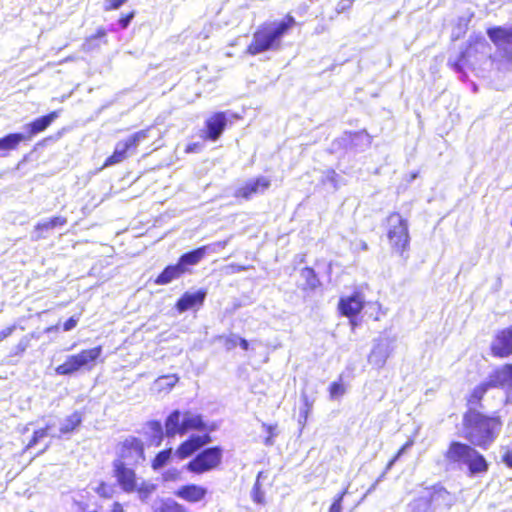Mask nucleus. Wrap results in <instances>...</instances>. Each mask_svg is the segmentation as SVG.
<instances>
[{
  "label": "nucleus",
  "mask_w": 512,
  "mask_h": 512,
  "mask_svg": "<svg viewBox=\"0 0 512 512\" xmlns=\"http://www.w3.org/2000/svg\"><path fill=\"white\" fill-rule=\"evenodd\" d=\"M146 462L145 443L136 436H127L116 445L112 473L117 485L125 493L150 494L154 486L138 483L136 469Z\"/></svg>",
  "instance_id": "nucleus-1"
},
{
  "label": "nucleus",
  "mask_w": 512,
  "mask_h": 512,
  "mask_svg": "<svg viewBox=\"0 0 512 512\" xmlns=\"http://www.w3.org/2000/svg\"><path fill=\"white\" fill-rule=\"evenodd\" d=\"M464 438L474 446L486 449L498 437L503 421L499 415L484 414L476 409H467L462 418Z\"/></svg>",
  "instance_id": "nucleus-2"
},
{
  "label": "nucleus",
  "mask_w": 512,
  "mask_h": 512,
  "mask_svg": "<svg viewBox=\"0 0 512 512\" xmlns=\"http://www.w3.org/2000/svg\"><path fill=\"white\" fill-rule=\"evenodd\" d=\"M296 25L295 18L286 14L279 22L261 24L253 33L252 40L247 46V53L257 55L269 50H277L281 46L282 37Z\"/></svg>",
  "instance_id": "nucleus-3"
},
{
  "label": "nucleus",
  "mask_w": 512,
  "mask_h": 512,
  "mask_svg": "<svg viewBox=\"0 0 512 512\" xmlns=\"http://www.w3.org/2000/svg\"><path fill=\"white\" fill-rule=\"evenodd\" d=\"M446 462L453 466L467 468L469 476L482 475L488 472L489 462L473 445L453 440L444 453Z\"/></svg>",
  "instance_id": "nucleus-4"
},
{
  "label": "nucleus",
  "mask_w": 512,
  "mask_h": 512,
  "mask_svg": "<svg viewBox=\"0 0 512 512\" xmlns=\"http://www.w3.org/2000/svg\"><path fill=\"white\" fill-rule=\"evenodd\" d=\"M383 228L391 256L405 263L409 258L411 242L408 220L394 211L384 219Z\"/></svg>",
  "instance_id": "nucleus-5"
},
{
  "label": "nucleus",
  "mask_w": 512,
  "mask_h": 512,
  "mask_svg": "<svg viewBox=\"0 0 512 512\" xmlns=\"http://www.w3.org/2000/svg\"><path fill=\"white\" fill-rule=\"evenodd\" d=\"M194 430L201 432V434L191 435L175 451V455L181 460L188 458L211 441L208 427L203 422L201 416L186 412L182 420V435Z\"/></svg>",
  "instance_id": "nucleus-6"
},
{
  "label": "nucleus",
  "mask_w": 512,
  "mask_h": 512,
  "mask_svg": "<svg viewBox=\"0 0 512 512\" xmlns=\"http://www.w3.org/2000/svg\"><path fill=\"white\" fill-rule=\"evenodd\" d=\"M102 354V346L83 349L77 354L69 355L65 361L55 368L58 375L69 376L81 369L91 370Z\"/></svg>",
  "instance_id": "nucleus-7"
},
{
  "label": "nucleus",
  "mask_w": 512,
  "mask_h": 512,
  "mask_svg": "<svg viewBox=\"0 0 512 512\" xmlns=\"http://www.w3.org/2000/svg\"><path fill=\"white\" fill-rule=\"evenodd\" d=\"M146 137L147 130H140L130 135L126 140L119 142L113 153L105 159L101 169L123 162L128 158L129 153L136 151L139 141Z\"/></svg>",
  "instance_id": "nucleus-8"
},
{
  "label": "nucleus",
  "mask_w": 512,
  "mask_h": 512,
  "mask_svg": "<svg viewBox=\"0 0 512 512\" xmlns=\"http://www.w3.org/2000/svg\"><path fill=\"white\" fill-rule=\"evenodd\" d=\"M365 307L364 294L357 290L351 295L340 297L337 310L341 316L347 317L352 327L357 325L355 318L362 312Z\"/></svg>",
  "instance_id": "nucleus-9"
},
{
  "label": "nucleus",
  "mask_w": 512,
  "mask_h": 512,
  "mask_svg": "<svg viewBox=\"0 0 512 512\" xmlns=\"http://www.w3.org/2000/svg\"><path fill=\"white\" fill-rule=\"evenodd\" d=\"M220 460L221 450L219 448H209L189 461L186 469L194 474H202L215 468L220 463Z\"/></svg>",
  "instance_id": "nucleus-10"
},
{
  "label": "nucleus",
  "mask_w": 512,
  "mask_h": 512,
  "mask_svg": "<svg viewBox=\"0 0 512 512\" xmlns=\"http://www.w3.org/2000/svg\"><path fill=\"white\" fill-rule=\"evenodd\" d=\"M489 350L491 356L497 359L512 356V324L495 332Z\"/></svg>",
  "instance_id": "nucleus-11"
},
{
  "label": "nucleus",
  "mask_w": 512,
  "mask_h": 512,
  "mask_svg": "<svg viewBox=\"0 0 512 512\" xmlns=\"http://www.w3.org/2000/svg\"><path fill=\"white\" fill-rule=\"evenodd\" d=\"M271 186V180L266 176H259L254 179L247 180L243 185L238 187L234 196L240 200H250L253 196L263 194Z\"/></svg>",
  "instance_id": "nucleus-12"
},
{
  "label": "nucleus",
  "mask_w": 512,
  "mask_h": 512,
  "mask_svg": "<svg viewBox=\"0 0 512 512\" xmlns=\"http://www.w3.org/2000/svg\"><path fill=\"white\" fill-rule=\"evenodd\" d=\"M486 382L491 389L512 391V363H504L494 368Z\"/></svg>",
  "instance_id": "nucleus-13"
},
{
  "label": "nucleus",
  "mask_w": 512,
  "mask_h": 512,
  "mask_svg": "<svg viewBox=\"0 0 512 512\" xmlns=\"http://www.w3.org/2000/svg\"><path fill=\"white\" fill-rule=\"evenodd\" d=\"M487 35L491 42L498 48L504 50L508 57H512V27L505 28L494 26L487 29Z\"/></svg>",
  "instance_id": "nucleus-14"
},
{
  "label": "nucleus",
  "mask_w": 512,
  "mask_h": 512,
  "mask_svg": "<svg viewBox=\"0 0 512 512\" xmlns=\"http://www.w3.org/2000/svg\"><path fill=\"white\" fill-rule=\"evenodd\" d=\"M59 117V111L54 110L49 112L46 115H43L41 117H38L31 121L30 123L25 125L26 133L24 134V137L26 141L31 140L34 136L37 134L45 131L54 120H56Z\"/></svg>",
  "instance_id": "nucleus-15"
},
{
  "label": "nucleus",
  "mask_w": 512,
  "mask_h": 512,
  "mask_svg": "<svg viewBox=\"0 0 512 512\" xmlns=\"http://www.w3.org/2000/svg\"><path fill=\"white\" fill-rule=\"evenodd\" d=\"M299 275L301 281L297 287L303 293L314 292L322 287L320 277L313 267L305 266L301 268Z\"/></svg>",
  "instance_id": "nucleus-16"
},
{
  "label": "nucleus",
  "mask_w": 512,
  "mask_h": 512,
  "mask_svg": "<svg viewBox=\"0 0 512 512\" xmlns=\"http://www.w3.org/2000/svg\"><path fill=\"white\" fill-rule=\"evenodd\" d=\"M206 494L207 489L196 484L182 485L174 492L176 497L188 503L200 502L206 497Z\"/></svg>",
  "instance_id": "nucleus-17"
},
{
  "label": "nucleus",
  "mask_w": 512,
  "mask_h": 512,
  "mask_svg": "<svg viewBox=\"0 0 512 512\" xmlns=\"http://www.w3.org/2000/svg\"><path fill=\"white\" fill-rule=\"evenodd\" d=\"M224 129V115L218 113L206 120L205 128L201 131L200 137L205 141H214Z\"/></svg>",
  "instance_id": "nucleus-18"
},
{
  "label": "nucleus",
  "mask_w": 512,
  "mask_h": 512,
  "mask_svg": "<svg viewBox=\"0 0 512 512\" xmlns=\"http://www.w3.org/2000/svg\"><path fill=\"white\" fill-rule=\"evenodd\" d=\"M205 298L204 291L185 292L176 302L175 308L182 313L202 305Z\"/></svg>",
  "instance_id": "nucleus-19"
},
{
  "label": "nucleus",
  "mask_w": 512,
  "mask_h": 512,
  "mask_svg": "<svg viewBox=\"0 0 512 512\" xmlns=\"http://www.w3.org/2000/svg\"><path fill=\"white\" fill-rule=\"evenodd\" d=\"M206 247L202 246L182 254L177 263L183 269L184 274L190 271V267L197 265L205 256Z\"/></svg>",
  "instance_id": "nucleus-20"
},
{
  "label": "nucleus",
  "mask_w": 512,
  "mask_h": 512,
  "mask_svg": "<svg viewBox=\"0 0 512 512\" xmlns=\"http://www.w3.org/2000/svg\"><path fill=\"white\" fill-rule=\"evenodd\" d=\"M491 389L486 381L477 384L466 396L465 401L468 409L482 407V402L488 390Z\"/></svg>",
  "instance_id": "nucleus-21"
},
{
  "label": "nucleus",
  "mask_w": 512,
  "mask_h": 512,
  "mask_svg": "<svg viewBox=\"0 0 512 512\" xmlns=\"http://www.w3.org/2000/svg\"><path fill=\"white\" fill-rule=\"evenodd\" d=\"M184 275L183 269L176 262L175 264L167 265L153 280L156 285H167L172 281Z\"/></svg>",
  "instance_id": "nucleus-22"
},
{
  "label": "nucleus",
  "mask_w": 512,
  "mask_h": 512,
  "mask_svg": "<svg viewBox=\"0 0 512 512\" xmlns=\"http://www.w3.org/2000/svg\"><path fill=\"white\" fill-rule=\"evenodd\" d=\"M67 224V218L64 216H54L50 219L39 222L34 226V231L36 233V240L43 239L46 237V232L57 227H62Z\"/></svg>",
  "instance_id": "nucleus-23"
},
{
  "label": "nucleus",
  "mask_w": 512,
  "mask_h": 512,
  "mask_svg": "<svg viewBox=\"0 0 512 512\" xmlns=\"http://www.w3.org/2000/svg\"><path fill=\"white\" fill-rule=\"evenodd\" d=\"M26 141L23 133H9L0 138V151L2 156H6L8 152L16 150L21 142Z\"/></svg>",
  "instance_id": "nucleus-24"
},
{
  "label": "nucleus",
  "mask_w": 512,
  "mask_h": 512,
  "mask_svg": "<svg viewBox=\"0 0 512 512\" xmlns=\"http://www.w3.org/2000/svg\"><path fill=\"white\" fill-rule=\"evenodd\" d=\"M180 411H172L165 420V435L169 438L175 435H182V421L180 420Z\"/></svg>",
  "instance_id": "nucleus-25"
},
{
  "label": "nucleus",
  "mask_w": 512,
  "mask_h": 512,
  "mask_svg": "<svg viewBox=\"0 0 512 512\" xmlns=\"http://www.w3.org/2000/svg\"><path fill=\"white\" fill-rule=\"evenodd\" d=\"M153 512H191L182 503L174 499H163L153 509Z\"/></svg>",
  "instance_id": "nucleus-26"
},
{
  "label": "nucleus",
  "mask_w": 512,
  "mask_h": 512,
  "mask_svg": "<svg viewBox=\"0 0 512 512\" xmlns=\"http://www.w3.org/2000/svg\"><path fill=\"white\" fill-rule=\"evenodd\" d=\"M466 49H469V53H471V57L476 56L480 53L485 47H488V43L485 38L481 35H473L470 36L466 45Z\"/></svg>",
  "instance_id": "nucleus-27"
},
{
  "label": "nucleus",
  "mask_w": 512,
  "mask_h": 512,
  "mask_svg": "<svg viewBox=\"0 0 512 512\" xmlns=\"http://www.w3.org/2000/svg\"><path fill=\"white\" fill-rule=\"evenodd\" d=\"M82 422V414L75 411L65 419V423L60 428L61 434H68L76 430Z\"/></svg>",
  "instance_id": "nucleus-28"
},
{
  "label": "nucleus",
  "mask_w": 512,
  "mask_h": 512,
  "mask_svg": "<svg viewBox=\"0 0 512 512\" xmlns=\"http://www.w3.org/2000/svg\"><path fill=\"white\" fill-rule=\"evenodd\" d=\"M172 448H167L159 451L151 460V467L153 470H159L164 467L171 459Z\"/></svg>",
  "instance_id": "nucleus-29"
},
{
  "label": "nucleus",
  "mask_w": 512,
  "mask_h": 512,
  "mask_svg": "<svg viewBox=\"0 0 512 512\" xmlns=\"http://www.w3.org/2000/svg\"><path fill=\"white\" fill-rule=\"evenodd\" d=\"M471 53L466 47L459 53L456 60L450 66L457 72H464L465 67L469 64Z\"/></svg>",
  "instance_id": "nucleus-30"
},
{
  "label": "nucleus",
  "mask_w": 512,
  "mask_h": 512,
  "mask_svg": "<svg viewBox=\"0 0 512 512\" xmlns=\"http://www.w3.org/2000/svg\"><path fill=\"white\" fill-rule=\"evenodd\" d=\"M431 492L429 495V501H438V500H445L446 498L450 497L451 493L447 490L445 486H443L441 483H436L431 486L430 488Z\"/></svg>",
  "instance_id": "nucleus-31"
},
{
  "label": "nucleus",
  "mask_w": 512,
  "mask_h": 512,
  "mask_svg": "<svg viewBox=\"0 0 512 512\" xmlns=\"http://www.w3.org/2000/svg\"><path fill=\"white\" fill-rule=\"evenodd\" d=\"M53 428V424H47L45 427L37 429L33 432L29 442L27 443L25 449H31L34 447L41 439L48 436L49 431Z\"/></svg>",
  "instance_id": "nucleus-32"
},
{
  "label": "nucleus",
  "mask_w": 512,
  "mask_h": 512,
  "mask_svg": "<svg viewBox=\"0 0 512 512\" xmlns=\"http://www.w3.org/2000/svg\"><path fill=\"white\" fill-rule=\"evenodd\" d=\"M147 426L153 433V442L155 446H159L164 438V432L160 421L152 420L147 423Z\"/></svg>",
  "instance_id": "nucleus-33"
},
{
  "label": "nucleus",
  "mask_w": 512,
  "mask_h": 512,
  "mask_svg": "<svg viewBox=\"0 0 512 512\" xmlns=\"http://www.w3.org/2000/svg\"><path fill=\"white\" fill-rule=\"evenodd\" d=\"M94 491L102 499H111L115 493L114 487L105 481L99 482Z\"/></svg>",
  "instance_id": "nucleus-34"
},
{
  "label": "nucleus",
  "mask_w": 512,
  "mask_h": 512,
  "mask_svg": "<svg viewBox=\"0 0 512 512\" xmlns=\"http://www.w3.org/2000/svg\"><path fill=\"white\" fill-rule=\"evenodd\" d=\"M329 396L331 399H336L344 395L346 388L342 381H334L329 386Z\"/></svg>",
  "instance_id": "nucleus-35"
},
{
  "label": "nucleus",
  "mask_w": 512,
  "mask_h": 512,
  "mask_svg": "<svg viewBox=\"0 0 512 512\" xmlns=\"http://www.w3.org/2000/svg\"><path fill=\"white\" fill-rule=\"evenodd\" d=\"M301 400L303 402V408L301 409V416L304 419V421H306L309 416V413L312 410L314 400L312 398H310L305 392H302Z\"/></svg>",
  "instance_id": "nucleus-36"
},
{
  "label": "nucleus",
  "mask_w": 512,
  "mask_h": 512,
  "mask_svg": "<svg viewBox=\"0 0 512 512\" xmlns=\"http://www.w3.org/2000/svg\"><path fill=\"white\" fill-rule=\"evenodd\" d=\"M347 494V489L340 491L334 498L329 506L328 512H341L342 504L345 495Z\"/></svg>",
  "instance_id": "nucleus-37"
},
{
  "label": "nucleus",
  "mask_w": 512,
  "mask_h": 512,
  "mask_svg": "<svg viewBox=\"0 0 512 512\" xmlns=\"http://www.w3.org/2000/svg\"><path fill=\"white\" fill-rule=\"evenodd\" d=\"M261 476V473L258 474L257 479L254 483L253 489H252V497L254 502L258 504H263L265 502L264 498V492L261 489V484L259 481V478Z\"/></svg>",
  "instance_id": "nucleus-38"
},
{
  "label": "nucleus",
  "mask_w": 512,
  "mask_h": 512,
  "mask_svg": "<svg viewBox=\"0 0 512 512\" xmlns=\"http://www.w3.org/2000/svg\"><path fill=\"white\" fill-rule=\"evenodd\" d=\"M128 0H105L103 9L106 12L118 10L122 5H124Z\"/></svg>",
  "instance_id": "nucleus-39"
},
{
  "label": "nucleus",
  "mask_w": 512,
  "mask_h": 512,
  "mask_svg": "<svg viewBox=\"0 0 512 512\" xmlns=\"http://www.w3.org/2000/svg\"><path fill=\"white\" fill-rule=\"evenodd\" d=\"M135 17V11H129L125 14H122L118 19V25L121 29H126L131 23L132 19Z\"/></svg>",
  "instance_id": "nucleus-40"
},
{
  "label": "nucleus",
  "mask_w": 512,
  "mask_h": 512,
  "mask_svg": "<svg viewBox=\"0 0 512 512\" xmlns=\"http://www.w3.org/2000/svg\"><path fill=\"white\" fill-rule=\"evenodd\" d=\"M107 35V32L106 30L103 28V27H99L94 34L88 36L86 39H85V43L88 44V45H91L92 42L96 39H100V38H105Z\"/></svg>",
  "instance_id": "nucleus-41"
},
{
  "label": "nucleus",
  "mask_w": 512,
  "mask_h": 512,
  "mask_svg": "<svg viewBox=\"0 0 512 512\" xmlns=\"http://www.w3.org/2000/svg\"><path fill=\"white\" fill-rule=\"evenodd\" d=\"M79 316L80 315H74V316H71L69 317L62 325V330L63 331H70L72 329H74L77 325H78V322H79Z\"/></svg>",
  "instance_id": "nucleus-42"
},
{
  "label": "nucleus",
  "mask_w": 512,
  "mask_h": 512,
  "mask_svg": "<svg viewBox=\"0 0 512 512\" xmlns=\"http://www.w3.org/2000/svg\"><path fill=\"white\" fill-rule=\"evenodd\" d=\"M501 459L507 468L512 469V448H506Z\"/></svg>",
  "instance_id": "nucleus-43"
},
{
  "label": "nucleus",
  "mask_w": 512,
  "mask_h": 512,
  "mask_svg": "<svg viewBox=\"0 0 512 512\" xmlns=\"http://www.w3.org/2000/svg\"><path fill=\"white\" fill-rule=\"evenodd\" d=\"M263 427L265 431L269 434V436L265 440V444L271 445L273 443V437L275 436V426L264 424Z\"/></svg>",
  "instance_id": "nucleus-44"
},
{
  "label": "nucleus",
  "mask_w": 512,
  "mask_h": 512,
  "mask_svg": "<svg viewBox=\"0 0 512 512\" xmlns=\"http://www.w3.org/2000/svg\"><path fill=\"white\" fill-rule=\"evenodd\" d=\"M28 347V341L22 340L15 346V351L12 353L13 356L22 355Z\"/></svg>",
  "instance_id": "nucleus-45"
},
{
  "label": "nucleus",
  "mask_w": 512,
  "mask_h": 512,
  "mask_svg": "<svg viewBox=\"0 0 512 512\" xmlns=\"http://www.w3.org/2000/svg\"><path fill=\"white\" fill-rule=\"evenodd\" d=\"M15 326L11 325L0 331V342L9 337L15 330Z\"/></svg>",
  "instance_id": "nucleus-46"
},
{
  "label": "nucleus",
  "mask_w": 512,
  "mask_h": 512,
  "mask_svg": "<svg viewBox=\"0 0 512 512\" xmlns=\"http://www.w3.org/2000/svg\"><path fill=\"white\" fill-rule=\"evenodd\" d=\"M110 512H126L124 505L119 501H114L111 505Z\"/></svg>",
  "instance_id": "nucleus-47"
},
{
  "label": "nucleus",
  "mask_w": 512,
  "mask_h": 512,
  "mask_svg": "<svg viewBox=\"0 0 512 512\" xmlns=\"http://www.w3.org/2000/svg\"><path fill=\"white\" fill-rule=\"evenodd\" d=\"M237 345H239L238 337H230V338L226 339V348H228V349L235 348Z\"/></svg>",
  "instance_id": "nucleus-48"
},
{
  "label": "nucleus",
  "mask_w": 512,
  "mask_h": 512,
  "mask_svg": "<svg viewBox=\"0 0 512 512\" xmlns=\"http://www.w3.org/2000/svg\"><path fill=\"white\" fill-rule=\"evenodd\" d=\"M414 444V440L413 439H409L408 441H406L400 448L399 450L397 451L398 452V455H403L404 452L410 448L412 445Z\"/></svg>",
  "instance_id": "nucleus-49"
},
{
  "label": "nucleus",
  "mask_w": 512,
  "mask_h": 512,
  "mask_svg": "<svg viewBox=\"0 0 512 512\" xmlns=\"http://www.w3.org/2000/svg\"><path fill=\"white\" fill-rule=\"evenodd\" d=\"M239 346L244 350L247 351L249 349V343L244 338H239Z\"/></svg>",
  "instance_id": "nucleus-50"
},
{
  "label": "nucleus",
  "mask_w": 512,
  "mask_h": 512,
  "mask_svg": "<svg viewBox=\"0 0 512 512\" xmlns=\"http://www.w3.org/2000/svg\"><path fill=\"white\" fill-rule=\"evenodd\" d=\"M60 329V325L59 324H55V325H51L49 327H47L45 329V332L46 333H50V332H58Z\"/></svg>",
  "instance_id": "nucleus-51"
},
{
  "label": "nucleus",
  "mask_w": 512,
  "mask_h": 512,
  "mask_svg": "<svg viewBox=\"0 0 512 512\" xmlns=\"http://www.w3.org/2000/svg\"><path fill=\"white\" fill-rule=\"evenodd\" d=\"M357 249L365 251V250L368 249V245H367V243L364 240H359V242L357 244Z\"/></svg>",
  "instance_id": "nucleus-52"
},
{
  "label": "nucleus",
  "mask_w": 512,
  "mask_h": 512,
  "mask_svg": "<svg viewBox=\"0 0 512 512\" xmlns=\"http://www.w3.org/2000/svg\"><path fill=\"white\" fill-rule=\"evenodd\" d=\"M197 148H198V145H197V144H190V145H188V146H187L186 151H187V152H193V151H195Z\"/></svg>",
  "instance_id": "nucleus-53"
},
{
  "label": "nucleus",
  "mask_w": 512,
  "mask_h": 512,
  "mask_svg": "<svg viewBox=\"0 0 512 512\" xmlns=\"http://www.w3.org/2000/svg\"><path fill=\"white\" fill-rule=\"evenodd\" d=\"M395 463H396V462L391 458V459L388 461L387 465H386V470L391 469V468H392V466H393Z\"/></svg>",
  "instance_id": "nucleus-54"
},
{
  "label": "nucleus",
  "mask_w": 512,
  "mask_h": 512,
  "mask_svg": "<svg viewBox=\"0 0 512 512\" xmlns=\"http://www.w3.org/2000/svg\"><path fill=\"white\" fill-rule=\"evenodd\" d=\"M361 133H362V132H349V133H348V135H349L350 137H352V136H359Z\"/></svg>",
  "instance_id": "nucleus-55"
},
{
  "label": "nucleus",
  "mask_w": 512,
  "mask_h": 512,
  "mask_svg": "<svg viewBox=\"0 0 512 512\" xmlns=\"http://www.w3.org/2000/svg\"><path fill=\"white\" fill-rule=\"evenodd\" d=\"M402 455H398V452L392 457V459L396 462Z\"/></svg>",
  "instance_id": "nucleus-56"
},
{
  "label": "nucleus",
  "mask_w": 512,
  "mask_h": 512,
  "mask_svg": "<svg viewBox=\"0 0 512 512\" xmlns=\"http://www.w3.org/2000/svg\"><path fill=\"white\" fill-rule=\"evenodd\" d=\"M402 455H398V452L392 457V459L396 462Z\"/></svg>",
  "instance_id": "nucleus-57"
}]
</instances>
